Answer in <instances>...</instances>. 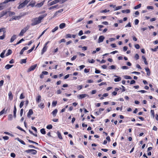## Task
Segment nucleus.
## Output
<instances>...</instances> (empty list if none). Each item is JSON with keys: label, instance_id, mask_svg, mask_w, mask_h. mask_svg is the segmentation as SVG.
Masks as SVG:
<instances>
[{"label": "nucleus", "instance_id": "e433bc0d", "mask_svg": "<svg viewBox=\"0 0 158 158\" xmlns=\"http://www.w3.org/2000/svg\"><path fill=\"white\" fill-rule=\"evenodd\" d=\"M88 61L89 63H93L95 61V60H94L93 59H92L91 60L88 59Z\"/></svg>", "mask_w": 158, "mask_h": 158}, {"label": "nucleus", "instance_id": "f3484780", "mask_svg": "<svg viewBox=\"0 0 158 158\" xmlns=\"http://www.w3.org/2000/svg\"><path fill=\"white\" fill-rule=\"evenodd\" d=\"M47 47L44 46L41 52V54H43L44 52H45L47 49Z\"/></svg>", "mask_w": 158, "mask_h": 158}, {"label": "nucleus", "instance_id": "49530a36", "mask_svg": "<svg viewBox=\"0 0 158 158\" xmlns=\"http://www.w3.org/2000/svg\"><path fill=\"white\" fill-rule=\"evenodd\" d=\"M5 111V109H3L0 112V116L2 115L4 113Z\"/></svg>", "mask_w": 158, "mask_h": 158}, {"label": "nucleus", "instance_id": "a18cd8bd", "mask_svg": "<svg viewBox=\"0 0 158 158\" xmlns=\"http://www.w3.org/2000/svg\"><path fill=\"white\" fill-rule=\"evenodd\" d=\"M151 113L152 114V115L153 116V117H154V116H155V114H154V110H151Z\"/></svg>", "mask_w": 158, "mask_h": 158}, {"label": "nucleus", "instance_id": "cd10ccee", "mask_svg": "<svg viewBox=\"0 0 158 158\" xmlns=\"http://www.w3.org/2000/svg\"><path fill=\"white\" fill-rule=\"evenodd\" d=\"M58 5H55V6H51V7H49L48 8V9L49 10H52V9H55V8H56L57 7H58Z\"/></svg>", "mask_w": 158, "mask_h": 158}, {"label": "nucleus", "instance_id": "864d4df0", "mask_svg": "<svg viewBox=\"0 0 158 158\" xmlns=\"http://www.w3.org/2000/svg\"><path fill=\"white\" fill-rule=\"evenodd\" d=\"M57 103V101H53L52 103V105L54 106H55L56 105Z\"/></svg>", "mask_w": 158, "mask_h": 158}, {"label": "nucleus", "instance_id": "dca6fc26", "mask_svg": "<svg viewBox=\"0 0 158 158\" xmlns=\"http://www.w3.org/2000/svg\"><path fill=\"white\" fill-rule=\"evenodd\" d=\"M14 116L15 118L16 117V108L15 106H14V109L13 111Z\"/></svg>", "mask_w": 158, "mask_h": 158}, {"label": "nucleus", "instance_id": "9d476101", "mask_svg": "<svg viewBox=\"0 0 158 158\" xmlns=\"http://www.w3.org/2000/svg\"><path fill=\"white\" fill-rule=\"evenodd\" d=\"M45 1L44 0L41 2L38 3L37 5H36V6L38 7H41L43 5Z\"/></svg>", "mask_w": 158, "mask_h": 158}, {"label": "nucleus", "instance_id": "ea45409f", "mask_svg": "<svg viewBox=\"0 0 158 158\" xmlns=\"http://www.w3.org/2000/svg\"><path fill=\"white\" fill-rule=\"evenodd\" d=\"M109 11H110L109 10H107L106 9H105V10H101L100 11V12H101V13H106L107 12H109Z\"/></svg>", "mask_w": 158, "mask_h": 158}, {"label": "nucleus", "instance_id": "4c0bfd02", "mask_svg": "<svg viewBox=\"0 0 158 158\" xmlns=\"http://www.w3.org/2000/svg\"><path fill=\"white\" fill-rule=\"evenodd\" d=\"M3 34V35L0 36V40H3L5 38V34L4 33Z\"/></svg>", "mask_w": 158, "mask_h": 158}, {"label": "nucleus", "instance_id": "c85d7f7f", "mask_svg": "<svg viewBox=\"0 0 158 158\" xmlns=\"http://www.w3.org/2000/svg\"><path fill=\"white\" fill-rule=\"evenodd\" d=\"M20 19V16H15L12 17L13 19L17 20Z\"/></svg>", "mask_w": 158, "mask_h": 158}, {"label": "nucleus", "instance_id": "a211bd4d", "mask_svg": "<svg viewBox=\"0 0 158 158\" xmlns=\"http://www.w3.org/2000/svg\"><path fill=\"white\" fill-rule=\"evenodd\" d=\"M39 107L41 109L43 108L44 107V104L43 102H41L40 104H39Z\"/></svg>", "mask_w": 158, "mask_h": 158}, {"label": "nucleus", "instance_id": "7c9ffc66", "mask_svg": "<svg viewBox=\"0 0 158 158\" xmlns=\"http://www.w3.org/2000/svg\"><path fill=\"white\" fill-rule=\"evenodd\" d=\"M141 4H140V3L138 5H137V6H135V7H134V9H139V8H140L141 7Z\"/></svg>", "mask_w": 158, "mask_h": 158}, {"label": "nucleus", "instance_id": "6e6d98bb", "mask_svg": "<svg viewBox=\"0 0 158 158\" xmlns=\"http://www.w3.org/2000/svg\"><path fill=\"white\" fill-rule=\"evenodd\" d=\"M24 98V97L23 96V93H22L20 96V97H19L20 99H23Z\"/></svg>", "mask_w": 158, "mask_h": 158}, {"label": "nucleus", "instance_id": "72a5a7b5", "mask_svg": "<svg viewBox=\"0 0 158 158\" xmlns=\"http://www.w3.org/2000/svg\"><path fill=\"white\" fill-rule=\"evenodd\" d=\"M124 78L126 79H132L131 77L127 75L125 76H124Z\"/></svg>", "mask_w": 158, "mask_h": 158}, {"label": "nucleus", "instance_id": "0e129e2a", "mask_svg": "<svg viewBox=\"0 0 158 158\" xmlns=\"http://www.w3.org/2000/svg\"><path fill=\"white\" fill-rule=\"evenodd\" d=\"M82 85H79L78 86L77 89L79 90H80L81 89H82Z\"/></svg>", "mask_w": 158, "mask_h": 158}, {"label": "nucleus", "instance_id": "09e8293b", "mask_svg": "<svg viewBox=\"0 0 158 158\" xmlns=\"http://www.w3.org/2000/svg\"><path fill=\"white\" fill-rule=\"evenodd\" d=\"M15 13L14 12L10 11L9 12V15L10 16L15 15Z\"/></svg>", "mask_w": 158, "mask_h": 158}, {"label": "nucleus", "instance_id": "bb28decb", "mask_svg": "<svg viewBox=\"0 0 158 158\" xmlns=\"http://www.w3.org/2000/svg\"><path fill=\"white\" fill-rule=\"evenodd\" d=\"M13 118V116L11 114H9L8 115V120L11 121L12 120Z\"/></svg>", "mask_w": 158, "mask_h": 158}, {"label": "nucleus", "instance_id": "b1692460", "mask_svg": "<svg viewBox=\"0 0 158 158\" xmlns=\"http://www.w3.org/2000/svg\"><path fill=\"white\" fill-rule=\"evenodd\" d=\"M142 58L144 60L145 64L146 65H147L148 64V63L147 61L146 60V58H145V56H142Z\"/></svg>", "mask_w": 158, "mask_h": 158}, {"label": "nucleus", "instance_id": "bf43d9fd", "mask_svg": "<svg viewBox=\"0 0 158 158\" xmlns=\"http://www.w3.org/2000/svg\"><path fill=\"white\" fill-rule=\"evenodd\" d=\"M110 69H116V67L114 65H112L110 66Z\"/></svg>", "mask_w": 158, "mask_h": 158}, {"label": "nucleus", "instance_id": "423d86ee", "mask_svg": "<svg viewBox=\"0 0 158 158\" xmlns=\"http://www.w3.org/2000/svg\"><path fill=\"white\" fill-rule=\"evenodd\" d=\"M104 39L105 37L103 36H100L98 39V43H99L102 42Z\"/></svg>", "mask_w": 158, "mask_h": 158}, {"label": "nucleus", "instance_id": "6ab92c4d", "mask_svg": "<svg viewBox=\"0 0 158 158\" xmlns=\"http://www.w3.org/2000/svg\"><path fill=\"white\" fill-rule=\"evenodd\" d=\"M57 112V110L56 109H55L52 112V114L54 117H55Z\"/></svg>", "mask_w": 158, "mask_h": 158}, {"label": "nucleus", "instance_id": "1a4fd4ad", "mask_svg": "<svg viewBox=\"0 0 158 158\" xmlns=\"http://www.w3.org/2000/svg\"><path fill=\"white\" fill-rule=\"evenodd\" d=\"M87 96V95L86 94H80L78 96V98L80 99H82L85 98Z\"/></svg>", "mask_w": 158, "mask_h": 158}, {"label": "nucleus", "instance_id": "de8ad7c7", "mask_svg": "<svg viewBox=\"0 0 158 158\" xmlns=\"http://www.w3.org/2000/svg\"><path fill=\"white\" fill-rule=\"evenodd\" d=\"M15 154L13 152H12L10 153V156L13 158H15Z\"/></svg>", "mask_w": 158, "mask_h": 158}, {"label": "nucleus", "instance_id": "8fccbe9b", "mask_svg": "<svg viewBox=\"0 0 158 158\" xmlns=\"http://www.w3.org/2000/svg\"><path fill=\"white\" fill-rule=\"evenodd\" d=\"M122 6H118L115 8V10H118L121 9L122 8Z\"/></svg>", "mask_w": 158, "mask_h": 158}, {"label": "nucleus", "instance_id": "412c9836", "mask_svg": "<svg viewBox=\"0 0 158 158\" xmlns=\"http://www.w3.org/2000/svg\"><path fill=\"white\" fill-rule=\"evenodd\" d=\"M122 12L123 13H129L130 12V10L129 9L124 10H122Z\"/></svg>", "mask_w": 158, "mask_h": 158}, {"label": "nucleus", "instance_id": "f8f14e48", "mask_svg": "<svg viewBox=\"0 0 158 158\" xmlns=\"http://www.w3.org/2000/svg\"><path fill=\"white\" fill-rule=\"evenodd\" d=\"M114 76L117 77V78H116L114 79V81L115 82H118L121 80V78L120 77H118L117 76Z\"/></svg>", "mask_w": 158, "mask_h": 158}, {"label": "nucleus", "instance_id": "79ce46f5", "mask_svg": "<svg viewBox=\"0 0 158 158\" xmlns=\"http://www.w3.org/2000/svg\"><path fill=\"white\" fill-rule=\"evenodd\" d=\"M24 101H22L21 103H20V105H19V107L20 108H21L23 106L24 104Z\"/></svg>", "mask_w": 158, "mask_h": 158}, {"label": "nucleus", "instance_id": "20e7f679", "mask_svg": "<svg viewBox=\"0 0 158 158\" xmlns=\"http://www.w3.org/2000/svg\"><path fill=\"white\" fill-rule=\"evenodd\" d=\"M61 0H54L53 1L50 2V3H48V6H52L53 5H54L58 3L59 2H60Z\"/></svg>", "mask_w": 158, "mask_h": 158}, {"label": "nucleus", "instance_id": "f704fd0d", "mask_svg": "<svg viewBox=\"0 0 158 158\" xmlns=\"http://www.w3.org/2000/svg\"><path fill=\"white\" fill-rule=\"evenodd\" d=\"M24 40L23 39H22L19 41L16 44H15L14 45L15 46L17 45H18L19 44L21 43L22 41H24Z\"/></svg>", "mask_w": 158, "mask_h": 158}, {"label": "nucleus", "instance_id": "6e6552de", "mask_svg": "<svg viewBox=\"0 0 158 158\" xmlns=\"http://www.w3.org/2000/svg\"><path fill=\"white\" fill-rule=\"evenodd\" d=\"M17 38V36L16 35H13L11 37L10 40L11 43L13 42Z\"/></svg>", "mask_w": 158, "mask_h": 158}, {"label": "nucleus", "instance_id": "5701e85b", "mask_svg": "<svg viewBox=\"0 0 158 158\" xmlns=\"http://www.w3.org/2000/svg\"><path fill=\"white\" fill-rule=\"evenodd\" d=\"M16 139H17V140L19 142L22 144H23V145H25V143L23 140H22L21 139H19L18 138H17Z\"/></svg>", "mask_w": 158, "mask_h": 158}, {"label": "nucleus", "instance_id": "4468645a", "mask_svg": "<svg viewBox=\"0 0 158 158\" xmlns=\"http://www.w3.org/2000/svg\"><path fill=\"white\" fill-rule=\"evenodd\" d=\"M145 70L147 72V74L148 76H149L150 75V71L149 69L148 68H145Z\"/></svg>", "mask_w": 158, "mask_h": 158}, {"label": "nucleus", "instance_id": "39448f33", "mask_svg": "<svg viewBox=\"0 0 158 158\" xmlns=\"http://www.w3.org/2000/svg\"><path fill=\"white\" fill-rule=\"evenodd\" d=\"M37 66V64H35L34 65L31 66L28 69L27 72H29L31 71L34 70Z\"/></svg>", "mask_w": 158, "mask_h": 158}, {"label": "nucleus", "instance_id": "052dcab7", "mask_svg": "<svg viewBox=\"0 0 158 158\" xmlns=\"http://www.w3.org/2000/svg\"><path fill=\"white\" fill-rule=\"evenodd\" d=\"M31 129L32 130H34L36 132H37V130L35 127L32 126V127H31Z\"/></svg>", "mask_w": 158, "mask_h": 158}, {"label": "nucleus", "instance_id": "13d9d810", "mask_svg": "<svg viewBox=\"0 0 158 158\" xmlns=\"http://www.w3.org/2000/svg\"><path fill=\"white\" fill-rule=\"evenodd\" d=\"M121 68L123 69H127L128 68L127 66H123L122 67H121Z\"/></svg>", "mask_w": 158, "mask_h": 158}, {"label": "nucleus", "instance_id": "c03bdc74", "mask_svg": "<svg viewBox=\"0 0 158 158\" xmlns=\"http://www.w3.org/2000/svg\"><path fill=\"white\" fill-rule=\"evenodd\" d=\"M135 57L136 60H138L139 58V56L138 54H136L135 56Z\"/></svg>", "mask_w": 158, "mask_h": 158}, {"label": "nucleus", "instance_id": "774afa93", "mask_svg": "<svg viewBox=\"0 0 158 158\" xmlns=\"http://www.w3.org/2000/svg\"><path fill=\"white\" fill-rule=\"evenodd\" d=\"M85 66L84 65H83L80 66L79 67L80 68V69L81 70L82 69H83L85 67Z\"/></svg>", "mask_w": 158, "mask_h": 158}, {"label": "nucleus", "instance_id": "9b49d317", "mask_svg": "<svg viewBox=\"0 0 158 158\" xmlns=\"http://www.w3.org/2000/svg\"><path fill=\"white\" fill-rule=\"evenodd\" d=\"M66 27V24L64 23H62L60 24L59 27L60 29H62L65 27Z\"/></svg>", "mask_w": 158, "mask_h": 158}, {"label": "nucleus", "instance_id": "ddd939ff", "mask_svg": "<svg viewBox=\"0 0 158 158\" xmlns=\"http://www.w3.org/2000/svg\"><path fill=\"white\" fill-rule=\"evenodd\" d=\"M33 114V112L32 110L31 109H30L29 110V111L27 113V117H30V116L31 115H32Z\"/></svg>", "mask_w": 158, "mask_h": 158}, {"label": "nucleus", "instance_id": "4be33fe9", "mask_svg": "<svg viewBox=\"0 0 158 158\" xmlns=\"http://www.w3.org/2000/svg\"><path fill=\"white\" fill-rule=\"evenodd\" d=\"M57 134L58 138L60 139H62V136L60 133L59 131H57Z\"/></svg>", "mask_w": 158, "mask_h": 158}, {"label": "nucleus", "instance_id": "5fc2aeb1", "mask_svg": "<svg viewBox=\"0 0 158 158\" xmlns=\"http://www.w3.org/2000/svg\"><path fill=\"white\" fill-rule=\"evenodd\" d=\"M135 48H136L137 49H139L140 48V46H139V45L138 44H135Z\"/></svg>", "mask_w": 158, "mask_h": 158}, {"label": "nucleus", "instance_id": "473e14b6", "mask_svg": "<svg viewBox=\"0 0 158 158\" xmlns=\"http://www.w3.org/2000/svg\"><path fill=\"white\" fill-rule=\"evenodd\" d=\"M35 48V46H34L31 49L28 50L27 52V53H29L31 52Z\"/></svg>", "mask_w": 158, "mask_h": 158}, {"label": "nucleus", "instance_id": "a19ab883", "mask_svg": "<svg viewBox=\"0 0 158 158\" xmlns=\"http://www.w3.org/2000/svg\"><path fill=\"white\" fill-rule=\"evenodd\" d=\"M26 62V59H22L21 61V63H25Z\"/></svg>", "mask_w": 158, "mask_h": 158}, {"label": "nucleus", "instance_id": "c756f323", "mask_svg": "<svg viewBox=\"0 0 158 158\" xmlns=\"http://www.w3.org/2000/svg\"><path fill=\"white\" fill-rule=\"evenodd\" d=\"M58 29V26H56L55 27L54 29H53L51 31L52 32V33H54Z\"/></svg>", "mask_w": 158, "mask_h": 158}, {"label": "nucleus", "instance_id": "f03ea898", "mask_svg": "<svg viewBox=\"0 0 158 158\" xmlns=\"http://www.w3.org/2000/svg\"><path fill=\"white\" fill-rule=\"evenodd\" d=\"M29 2V1H28L27 0H25L23 3H21L19 5V6L18 7V9H20L26 5Z\"/></svg>", "mask_w": 158, "mask_h": 158}, {"label": "nucleus", "instance_id": "7ed1b4c3", "mask_svg": "<svg viewBox=\"0 0 158 158\" xmlns=\"http://www.w3.org/2000/svg\"><path fill=\"white\" fill-rule=\"evenodd\" d=\"M29 28V26L27 25L26 27L24 28L21 31L19 34V36H22L27 31Z\"/></svg>", "mask_w": 158, "mask_h": 158}, {"label": "nucleus", "instance_id": "69168bd1", "mask_svg": "<svg viewBox=\"0 0 158 158\" xmlns=\"http://www.w3.org/2000/svg\"><path fill=\"white\" fill-rule=\"evenodd\" d=\"M100 71L99 70L97 69H95V73H100Z\"/></svg>", "mask_w": 158, "mask_h": 158}, {"label": "nucleus", "instance_id": "37998d69", "mask_svg": "<svg viewBox=\"0 0 158 158\" xmlns=\"http://www.w3.org/2000/svg\"><path fill=\"white\" fill-rule=\"evenodd\" d=\"M66 41L64 39H62L60 41H59V43L60 44L62 42H65Z\"/></svg>", "mask_w": 158, "mask_h": 158}, {"label": "nucleus", "instance_id": "4d7b16f0", "mask_svg": "<svg viewBox=\"0 0 158 158\" xmlns=\"http://www.w3.org/2000/svg\"><path fill=\"white\" fill-rule=\"evenodd\" d=\"M4 83V81L3 80H1L0 81V86L1 87L2 86L3 84Z\"/></svg>", "mask_w": 158, "mask_h": 158}, {"label": "nucleus", "instance_id": "3c124183", "mask_svg": "<svg viewBox=\"0 0 158 158\" xmlns=\"http://www.w3.org/2000/svg\"><path fill=\"white\" fill-rule=\"evenodd\" d=\"M147 8L148 9H150L152 10L153 9V7L152 6H147Z\"/></svg>", "mask_w": 158, "mask_h": 158}, {"label": "nucleus", "instance_id": "58836bf2", "mask_svg": "<svg viewBox=\"0 0 158 158\" xmlns=\"http://www.w3.org/2000/svg\"><path fill=\"white\" fill-rule=\"evenodd\" d=\"M52 126L51 125H48L46 127L48 129H52Z\"/></svg>", "mask_w": 158, "mask_h": 158}, {"label": "nucleus", "instance_id": "f257e3e1", "mask_svg": "<svg viewBox=\"0 0 158 158\" xmlns=\"http://www.w3.org/2000/svg\"><path fill=\"white\" fill-rule=\"evenodd\" d=\"M47 14H45L40 15L38 18H35L31 20L32 23L31 25L32 26H35L39 24L41 22V20L43 18L47 15Z\"/></svg>", "mask_w": 158, "mask_h": 158}, {"label": "nucleus", "instance_id": "680f3d73", "mask_svg": "<svg viewBox=\"0 0 158 158\" xmlns=\"http://www.w3.org/2000/svg\"><path fill=\"white\" fill-rule=\"evenodd\" d=\"M77 57V56H76V55L74 56H73V57H72L71 58V60H75L76 59Z\"/></svg>", "mask_w": 158, "mask_h": 158}, {"label": "nucleus", "instance_id": "aec40b11", "mask_svg": "<svg viewBox=\"0 0 158 158\" xmlns=\"http://www.w3.org/2000/svg\"><path fill=\"white\" fill-rule=\"evenodd\" d=\"M13 66V65L8 64L5 66V68L7 69H8L11 68Z\"/></svg>", "mask_w": 158, "mask_h": 158}, {"label": "nucleus", "instance_id": "393cba45", "mask_svg": "<svg viewBox=\"0 0 158 158\" xmlns=\"http://www.w3.org/2000/svg\"><path fill=\"white\" fill-rule=\"evenodd\" d=\"M3 32V33L5 34L6 31H5V28L4 27H2L0 28V32Z\"/></svg>", "mask_w": 158, "mask_h": 158}, {"label": "nucleus", "instance_id": "e2e57ef3", "mask_svg": "<svg viewBox=\"0 0 158 158\" xmlns=\"http://www.w3.org/2000/svg\"><path fill=\"white\" fill-rule=\"evenodd\" d=\"M83 34V31L82 30H81L80 31L78 35L80 36L81 35Z\"/></svg>", "mask_w": 158, "mask_h": 158}, {"label": "nucleus", "instance_id": "c9c22d12", "mask_svg": "<svg viewBox=\"0 0 158 158\" xmlns=\"http://www.w3.org/2000/svg\"><path fill=\"white\" fill-rule=\"evenodd\" d=\"M31 153V154L33 155H35L37 153V151L35 150L32 149Z\"/></svg>", "mask_w": 158, "mask_h": 158}, {"label": "nucleus", "instance_id": "2f4dec72", "mask_svg": "<svg viewBox=\"0 0 158 158\" xmlns=\"http://www.w3.org/2000/svg\"><path fill=\"white\" fill-rule=\"evenodd\" d=\"M40 132L43 134H45L46 133V131L45 130V129L44 128L41 129Z\"/></svg>", "mask_w": 158, "mask_h": 158}, {"label": "nucleus", "instance_id": "2eb2a0df", "mask_svg": "<svg viewBox=\"0 0 158 158\" xmlns=\"http://www.w3.org/2000/svg\"><path fill=\"white\" fill-rule=\"evenodd\" d=\"M9 98L10 100H12L13 98V96L11 92H10L8 94Z\"/></svg>", "mask_w": 158, "mask_h": 158}, {"label": "nucleus", "instance_id": "338daca9", "mask_svg": "<svg viewBox=\"0 0 158 158\" xmlns=\"http://www.w3.org/2000/svg\"><path fill=\"white\" fill-rule=\"evenodd\" d=\"M111 46L113 48H114L116 47V46L115 44H111Z\"/></svg>", "mask_w": 158, "mask_h": 158}, {"label": "nucleus", "instance_id": "0eeeda50", "mask_svg": "<svg viewBox=\"0 0 158 158\" xmlns=\"http://www.w3.org/2000/svg\"><path fill=\"white\" fill-rule=\"evenodd\" d=\"M41 96L40 95H38V96L36 97V100L37 103H39V102L41 101Z\"/></svg>", "mask_w": 158, "mask_h": 158}, {"label": "nucleus", "instance_id": "a878e982", "mask_svg": "<svg viewBox=\"0 0 158 158\" xmlns=\"http://www.w3.org/2000/svg\"><path fill=\"white\" fill-rule=\"evenodd\" d=\"M12 52V51L11 50L9 49L8 50V52L6 54V56H8L10 55Z\"/></svg>", "mask_w": 158, "mask_h": 158}, {"label": "nucleus", "instance_id": "603ef678", "mask_svg": "<svg viewBox=\"0 0 158 158\" xmlns=\"http://www.w3.org/2000/svg\"><path fill=\"white\" fill-rule=\"evenodd\" d=\"M139 23V20L138 19H136L135 21V25H137Z\"/></svg>", "mask_w": 158, "mask_h": 158}]
</instances>
